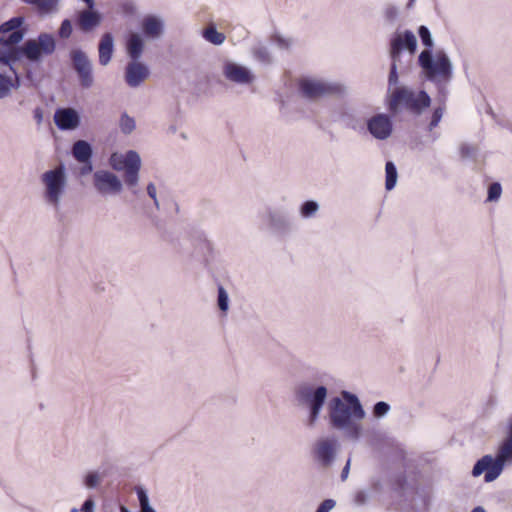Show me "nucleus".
<instances>
[{"label": "nucleus", "instance_id": "nucleus-1", "mask_svg": "<svg viewBox=\"0 0 512 512\" xmlns=\"http://www.w3.org/2000/svg\"><path fill=\"white\" fill-rule=\"evenodd\" d=\"M365 415L359 398L346 390L341 391L339 396L330 398L327 403V419L330 426L353 441H357L362 434L360 421Z\"/></svg>", "mask_w": 512, "mask_h": 512}, {"label": "nucleus", "instance_id": "nucleus-2", "mask_svg": "<svg viewBox=\"0 0 512 512\" xmlns=\"http://www.w3.org/2000/svg\"><path fill=\"white\" fill-rule=\"evenodd\" d=\"M512 465V418L508 419L503 439L499 442L495 457L490 454L484 455L474 465L472 475L480 476L485 472L486 482L496 480L504 468Z\"/></svg>", "mask_w": 512, "mask_h": 512}, {"label": "nucleus", "instance_id": "nucleus-3", "mask_svg": "<svg viewBox=\"0 0 512 512\" xmlns=\"http://www.w3.org/2000/svg\"><path fill=\"white\" fill-rule=\"evenodd\" d=\"M418 64L425 78L443 90L453 78V64L446 52L439 50L433 54L425 49L418 56Z\"/></svg>", "mask_w": 512, "mask_h": 512}, {"label": "nucleus", "instance_id": "nucleus-4", "mask_svg": "<svg viewBox=\"0 0 512 512\" xmlns=\"http://www.w3.org/2000/svg\"><path fill=\"white\" fill-rule=\"evenodd\" d=\"M43 202L50 207L55 214L61 211L63 200L67 193L68 176L63 164H59L40 175Z\"/></svg>", "mask_w": 512, "mask_h": 512}, {"label": "nucleus", "instance_id": "nucleus-5", "mask_svg": "<svg viewBox=\"0 0 512 512\" xmlns=\"http://www.w3.org/2000/svg\"><path fill=\"white\" fill-rule=\"evenodd\" d=\"M386 104L393 115L403 109L419 116L431 105V97L424 90L415 91L408 86H399L388 94Z\"/></svg>", "mask_w": 512, "mask_h": 512}, {"label": "nucleus", "instance_id": "nucleus-6", "mask_svg": "<svg viewBox=\"0 0 512 512\" xmlns=\"http://www.w3.org/2000/svg\"><path fill=\"white\" fill-rule=\"evenodd\" d=\"M328 396L324 385L302 383L295 390V398L299 406L307 410V425L314 427L318 422Z\"/></svg>", "mask_w": 512, "mask_h": 512}, {"label": "nucleus", "instance_id": "nucleus-7", "mask_svg": "<svg viewBox=\"0 0 512 512\" xmlns=\"http://www.w3.org/2000/svg\"><path fill=\"white\" fill-rule=\"evenodd\" d=\"M141 158L138 152L129 150L126 153L114 152L109 157L110 167L117 172H124V183L133 195H138L136 187L139 183Z\"/></svg>", "mask_w": 512, "mask_h": 512}, {"label": "nucleus", "instance_id": "nucleus-8", "mask_svg": "<svg viewBox=\"0 0 512 512\" xmlns=\"http://www.w3.org/2000/svg\"><path fill=\"white\" fill-rule=\"evenodd\" d=\"M299 90L303 97L316 100L326 96H345L348 88L341 82L306 77L300 80Z\"/></svg>", "mask_w": 512, "mask_h": 512}, {"label": "nucleus", "instance_id": "nucleus-9", "mask_svg": "<svg viewBox=\"0 0 512 512\" xmlns=\"http://www.w3.org/2000/svg\"><path fill=\"white\" fill-rule=\"evenodd\" d=\"M261 218L270 233L277 237H286L294 230L293 218L283 208L269 207L263 212Z\"/></svg>", "mask_w": 512, "mask_h": 512}, {"label": "nucleus", "instance_id": "nucleus-10", "mask_svg": "<svg viewBox=\"0 0 512 512\" xmlns=\"http://www.w3.org/2000/svg\"><path fill=\"white\" fill-rule=\"evenodd\" d=\"M21 50L28 61L40 62L43 56H49L55 52L56 40L52 34L42 32L37 39L27 40Z\"/></svg>", "mask_w": 512, "mask_h": 512}, {"label": "nucleus", "instance_id": "nucleus-11", "mask_svg": "<svg viewBox=\"0 0 512 512\" xmlns=\"http://www.w3.org/2000/svg\"><path fill=\"white\" fill-rule=\"evenodd\" d=\"M92 184L102 197H112L123 191L125 183L114 172L98 169L93 173Z\"/></svg>", "mask_w": 512, "mask_h": 512}, {"label": "nucleus", "instance_id": "nucleus-12", "mask_svg": "<svg viewBox=\"0 0 512 512\" xmlns=\"http://www.w3.org/2000/svg\"><path fill=\"white\" fill-rule=\"evenodd\" d=\"M417 50V38L410 30L396 31L390 39L389 55L394 61H401L402 52L413 56Z\"/></svg>", "mask_w": 512, "mask_h": 512}, {"label": "nucleus", "instance_id": "nucleus-13", "mask_svg": "<svg viewBox=\"0 0 512 512\" xmlns=\"http://www.w3.org/2000/svg\"><path fill=\"white\" fill-rule=\"evenodd\" d=\"M72 67L77 73L80 85L83 88H90L94 83L93 65L88 55L81 49L70 51Z\"/></svg>", "mask_w": 512, "mask_h": 512}, {"label": "nucleus", "instance_id": "nucleus-14", "mask_svg": "<svg viewBox=\"0 0 512 512\" xmlns=\"http://www.w3.org/2000/svg\"><path fill=\"white\" fill-rule=\"evenodd\" d=\"M222 73L226 80L240 86H247L255 81V75L250 68L233 61L223 64Z\"/></svg>", "mask_w": 512, "mask_h": 512}, {"label": "nucleus", "instance_id": "nucleus-15", "mask_svg": "<svg viewBox=\"0 0 512 512\" xmlns=\"http://www.w3.org/2000/svg\"><path fill=\"white\" fill-rule=\"evenodd\" d=\"M367 130L377 140H387L393 133V121L390 115L378 113L367 120Z\"/></svg>", "mask_w": 512, "mask_h": 512}, {"label": "nucleus", "instance_id": "nucleus-16", "mask_svg": "<svg viewBox=\"0 0 512 512\" xmlns=\"http://www.w3.org/2000/svg\"><path fill=\"white\" fill-rule=\"evenodd\" d=\"M338 447L339 443L336 438H321L314 446L315 457L322 466L328 467L333 463Z\"/></svg>", "mask_w": 512, "mask_h": 512}, {"label": "nucleus", "instance_id": "nucleus-17", "mask_svg": "<svg viewBox=\"0 0 512 512\" xmlns=\"http://www.w3.org/2000/svg\"><path fill=\"white\" fill-rule=\"evenodd\" d=\"M20 87V78L13 66H8L7 61L0 60V99L10 95L12 89Z\"/></svg>", "mask_w": 512, "mask_h": 512}, {"label": "nucleus", "instance_id": "nucleus-18", "mask_svg": "<svg viewBox=\"0 0 512 512\" xmlns=\"http://www.w3.org/2000/svg\"><path fill=\"white\" fill-rule=\"evenodd\" d=\"M150 75L148 66L140 60H131L125 67L124 79L131 88L139 87Z\"/></svg>", "mask_w": 512, "mask_h": 512}, {"label": "nucleus", "instance_id": "nucleus-19", "mask_svg": "<svg viewBox=\"0 0 512 512\" xmlns=\"http://www.w3.org/2000/svg\"><path fill=\"white\" fill-rule=\"evenodd\" d=\"M102 22V15L95 8H86L77 13L76 25L83 33L96 29Z\"/></svg>", "mask_w": 512, "mask_h": 512}, {"label": "nucleus", "instance_id": "nucleus-20", "mask_svg": "<svg viewBox=\"0 0 512 512\" xmlns=\"http://www.w3.org/2000/svg\"><path fill=\"white\" fill-rule=\"evenodd\" d=\"M54 122L60 130H74L80 124V116L73 108H58L54 113Z\"/></svg>", "mask_w": 512, "mask_h": 512}, {"label": "nucleus", "instance_id": "nucleus-21", "mask_svg": "<svg viewBox=\"0 0 512 512\" xmlns=\"http://www.w3.org/2000/svg\"><path fill=\"white\" fill-rule=\"evenodd\" d=\"M164 21L156 15H147L141 21V30L147 39H159L164 33Z\"/></svg>", "mask_w": 512, "mask_h": 512}, {"label": "nucleus", "instance_id": "nucleus-22", "mask_svg": "<svg viewBox=\"0 0 512 512\" xmlns=\"http://www.w3.org/2000/svg\"><path fill=\"white\" fill-rule=\"evenodd\" d=\"M144 39L141 34L132 32L126 39V53L131 60H140L144 52Z\"/></svg>", "mask_w": 512, "mask_h": 512}, {"label": "nucleus", "instance_id": "nucleus-23", "mask_svg": "<svg viewBox=\"0 0 512 512\" xmlns=\"http://www.w3.org/2000/svg\"><path fill=\"white\" fill-rule=\"evenodd\" d=\"M114 52V37L111 33H104L98 45L99 64L107 66Z\"/></svg>", "mask_w": 512, "mask_h": 512}, {"label": "nucleus", "instance_id": "nucleus-24", "mask_svg": "<svg viewBox=\"0 0 512 512\" xmlns=\"http://www.w3.org/2000/svg\"><path fill=\"white\" fill-rule=\"evenodd\" d=\"M92 154V147L87 141L78 140L73 144L72 155L79 163H88Z\"/></svg>", "mask_w": 512, "mask_h": 512}, {"label": "nucleus", "instance_id": "nucleus-25", "mask_svg": "<svg viewBox=\"0 0 512 512\" xmlns=\"http://www.w3.org/2000/svg\"><path fill=\"white\" fill-rule=\"evenodd\" d=\"M25 4L34 6L41 15H51L59 10L60 0H22Z\"/></svg>", "mask_w": 512, "mask_h": 512}, {"label": "nucleus", "instance_id": "nucleus-26", "mask_svg": "<svg viewBox=\"0 0 512 512\" xmlns=\"http://www.w3.org/2000/svg\"><path fill=\"white\" fill-rule=\"evenodd\" d=\"M202 37L209 43L219 46L225 42L226 36L224 33L217 31L213 23L209 24L203 31Z\"/></svg>", "mask_w": 512, "mask_h": 512}, {"label": "nucleus", "instance_id": "nucleus-27", "mask_svg": "<svg viewBox=\"0 0 512 512\" xmlns=\"http://www.w3.org/2000/svg\"><path fill=\"white\" fill-rule=\"evenodd\" d=\"M253 58L264 65L272 63L273 58L267 46L262 43H257L251 48Z\"/></svg>", "mask_w": 512, "mask_h": 512}, {"label": "nucleus", "instance_id": "nucleus-28", "mask_svg": "<svg viewBox=\"0 0 512 512\" xmlns=\"http://www.w3.org/2000/svg\"><path fill=\"white\" fill-rule=\"evenodd\" d=\"M104 479V473L98 470H90L87 471L82 477L83 486L88 489L97 488Z\"/></svg>", "mask_w": 512, "mask_h": 512}, {"label": "nucleus", "instance_id": "nucleus-29", "mask_svg": "<svg viewBox=\"0 0 512 512\" xmlns=\"http://www.w3.org/2000/svg\"><path fill=\"white\" fill-rule=\"evenodd\" d=\"M320 209L319 203L315 200L304 201L299 207V214L304 219H310L316 216Z\"/></svg>", "mask_w": 512, "mask_h": 512}, {"label": "nucleus", "instance_id": "nucleus-30", "mask_svg": "<svg viewBox=\"0 0 512 512\" xmlns=\"http://www.w3.org/2000/svg\"><path fill=\"white\" fill-rule=\"evenodd\" d=\"M140 511L139 512H156V510L151 506L149 496L147 490L142 486H137L135 488Z\"/></svg>", "mask_w": 512, "mask_h": 512}, {"label": "nucleus", "instance_id": "nucleus-31", "mask_svg": "<svg viewBox=\"0 0 512 512\" xmlns=\"http://www.w3.org/2000/svg\"><path fill=\"white\" fill-rule=\"evenodd\" d=\"M385 173H386L385 188L388 191H390L396 186L397 178H398L397 169L393 162L388 161L386 163Z\"/></svg>", "mask_w": 512, "mask_h": 512}, {"label": "nucleus", "instance_id": "nucleus-32", "mask_svg": "<svg viewBox=\"0 0 512 512\" xmlns=\"http://www.w3.org/2000/svg\"><path fill=\"white\" fill-rule=\"evenodd\" d=\"M0 45L2 46H12L16 45L22 41L24 37L23 31H13L7 34H0Z\"/></svg>", "mask_w": 512, "mask_h": 512}, {"label": "nucleus", "instance_id": "nucleus-33", "mask_svg": "<svg viewBox=\"0 0 512 512\" xmlns=\"http://www.w3.org/2000/svg\"><path fill=\"white\" fill-rule=\"evenodd\" d=\"M24 22L23 17H13L0 25V34H7L13 31H21L19 28Z\"/></svg>", "mask_w": 512, "mask_h": 512}, {"label": "nucleus", "instance_id": "nucleus-34", "mask_svg": "<svg viewBox=\"0 0 512 512\" xmlns=\"http://www.w3.org/2000/svg\"><path fill=\"white\" fill-rule=\"evenodd\" d=\"M401 61H394V59H391V65H390V71L388 75V92L389 94L391 91L398 87L399 82V75H398V67L400 65Z\"/></svg>", "mask_w": 512, "mask_h": 512}, {"label": "nucleus", "instance_id": "nucleus-35", "mask_svg": "<svg viewBox=\"0 0 512 512\" xmlns=\"http://www.w3.org/2000/svg\"><path fill=\"white\" fill-rule=\"evenodd\" d=\"M22 46L20 47H16V48H12L8 51H3L0 53V60H4V61H7L8 63V66H13V63L17 62L18 60H20L21 57H24V55L22 54Z\"/></svg>", "mask_w": 512, "mask_h": 512}, {"label": "nucleus", "instance_id": "nucleus-36", "mask_svg": "<svg viewBox=\"0 0 512 512\" xmlns=\"http://www.w3.org/2000/svg\"><path fill=\"white\" fill-rule=\"evenodd\" d=\"M119 127L123 134H130L136 127L134 118L130 117L127 113H123L120 117Z\"/></svg>", "mask_w": 512, "mask_h": 512}, {"label": "nucleus", "instance_id": "nucleus-37", "mask_svg": "<svg viewBox=\"0 0 512 512\" xmlns=\"http://www.w3.org/2000/svg\"><path fill=\"white\" fill-rule=\"evenodd\" d=\"M418 34H419V37H420L423 45L426 47V49L432 50L434 41H433V38H432L429 28L427 26L421 25L418 28Z\"/></svg>", "mask_w": 512, "mask_h": 512}, {"label": "nucleus", "instance_id": "nucleus-38", "mask_svg": "<svg viewBox=\"0 0 512 512\" xmlns=\"http://www.w3.org/2000/svg\"><path fill=\"white\" fill-rule=\"evenodd\" d=\"M217 305L222 312L229 309V295L223 286H218Z\"/></svg>", "mask_w": 512, "mask_h": 512}, {"label": "nucleus", "instance_id": "nucleus-39", "mask_svg": "<svg viewBox=\"0 0 512 512\" xmlns=\"http://www.w3.org/2000/svg\"><path fill=\"white\" fill-rule=\"evenodd\" d=\"M502 194V186L499 182H493L488 186V202H497Z\"/></svg>", "mask_w": 512, "mask_h": 512}, {"label": "nucleus", "instance_id": "nucleus-40", "mask_svg": "<svg viewBox=\"0 0 512 512\" xmlns=\"http://www.w3.org/2000/svg\"><path fill=\"white\" fill-rule=\"evenodd\" d=\"M73 27L70 19H64L58 29V36L61 39H68L72 35Z\"/></svg>", "mask_w": 512, "mask_h": 512}, {"label": "nucleus", "instance_id": "nucleus-41", "mask_svg": "<svg viewBox=\"0 0 512 512\" xmlns=\"http://www.w3.org/2000/svg\"><path fill=\"white\" fill-rule=\"evenodd\" d=\"M443 114H444V108L443 107H437L433 110V113H432V116H431V120L428 124V131H433L434 128H436L438 126V124L440 123L442 117H443Z\"/></svg>", "mask_w": 512, "mask_h": 512}, {"label": "nucleus", "instance_id": "nucleus-42", "mask_svg": "<svg viewBox=\"0 0 512 512\" xmlns=\"http://www.w3.org/2000/svg\"><path fill=\"white\" fill-rule=\"evenodd\" d=\"M383 15L388 23H394L399 16V9L395 5H387L383 10Z\"/></svg>", "mask_w": 512, "mask_h": 512}, {"label": "nucleus", "instance_id": "nucleus-43", "mask_svg": "<svg viewBox=\"0 0 512 512\" xmlns=\"http://www.w3.org/2000/svg\"><path fill=\"white\" fill-rule=\"evenodd\" d=\"M390 411V405L387 402L379 401L373 407V415L376 418H382Z\"/></svg>", "mask_w": 512, "mask_h": 512}, {"label": "nucleus", "instance_id": "nucleus-44", "mask_svg": "<svg viewBox=\"0 0 512 512\" xmlns=\"http://www.w3.org/2000/svg\"><path fill=\"white\" fill-rule=\"evenodd\" d=\"M460 154L464 159H474L477 155L476 146L464 143L460 147Z\"/></svg>", "mask_w": 512, "mask_h": 512}, {"label": "nucleus", "instance_id": "nucleus-45", "mask_svg": "<svg viewBox=\"0 0 512 512\" xmlns=\"http://www.w3.org/2000/svg\"><path fill=\"white\" fill-rule=\"evenodd\" d=\"M95 501L92 496H89L84 503L82 504L80 509L72 508L71 512H95Z\"/></svg>", "mask_w": 512, "mask_h": 512}, {"label": "nucleus", "instance_id": "nucleus-46", "mask_svg": "<svg viewBox=\"0 0 512 512\" xmlns=\"http://www.w3.org/2000/svg\"><path fill=\"white\" fill-rule=\"evenodd\" d=\"M272 41L280 48V49H289L292 45V40L289 38H284L281 35H274L272 37Z\"/></svg>", "mask_w": 512, "mask_h": 512}, {"label": "nucleus", "instance_id": "nucleus-47", "mask_svg": "<svg viewBox=\"0 0 512 512\" xmlns=\"http://www.w3.org/2000/svg\"><path fill=\"white\" fill-rule=\"evenodd\" d=\"M146 190H147L148 196L153 200L155 207L157 209H159V201L157 199V188H156L155 184L152 182L149 183L147 185Z\"/></svg>", "mask_w": 512, "mask_h": 512}, {"label": "nucleus", "instance_id": "nucleus-48", "mask_svg": "<svg viewBox=\"0 0 512 512\" xmlns=\"http://www.w3.org/2000/svg\"><path fill=\"white\" fill-rule=\"evenodd\" d=\"M335 505L336 502L333 499H326L319 505L316 512H330Z\"/></svg>", "mask_w": 512, "mask_h": 512}, {"label": "nucleus", "instance_id": "nucleus-49", "mask_svg": "<svg viewBox=\"0 0 512 512\" xmlns=\"http://www.w3.org/2000/svg\"><path fill=\"white\" fill-rule=\"evenodd\" d=\"M368 496L364 491H358L355 494L354 501L357 505H364L367 502Z\"/></svg>", "mask_w": 512, "mask_h": 512}, {"label": "nucleus", "instance_id": "nucleus-50", "mask_svg": "<svg viewBox=\"0 0 512 512\" xmlns=\"http://www.w3.org/2000/svg\"><path fill=\"white\" fill-rule=\"evenodd\" d=\"M33 116L37 124H41L43 122V110L40 107H37L33 111Z\"/></svg>", "mask_w": 512, "mask_h": 512}, {"label": "nucleus", "instance_id": "nucleus-51", "mask_svg": "<svg viewBox=\"0 0 512 512\" xmlns=\"http://www.w3.org/2000/svg\"><path fill=\"white\" fill-rule=\"evenodd\" d=\"M350 462H351L350 459H348V461L346 462L345 466L342 469L341 476H340L342 481H345L348 478L349 471H350Z\"/></svg>", "mask_w": 512, "mask_h": 512}, {"label": "nucleus", "instance_id": "nucleus-52", "mask_svg": "<svg viewBox=\"0 0 512 512\" xmlns=\"http://www.w3.org/2000/svg\"><path fill=\"white\" fill-rule=\"evenodd\" d=\"M83 164H84V166L81 168V174L86 175L88 173H91L93 170L91 160L88 163H83Z\"/></svg>", "mask_w": 512, "mask_h": 512}, {"label": "nucleus", "instance_id": "nucleus-53", "mask_svg": "<svg viewBox=\"0 0 512 512\" xmlns=\"http://www.w3.org/2000/svg\"><path fill=\"white\" fill-rule=\"evenodd\" d=\"M88 8H95V1L94 0H82Z\"/></svg>", "mask_w": 512, "mask_h": 512}, {"label": "nucleus", "instance_id": "nucleus-54", "mask_svg": "<svg viewBox=\"0 0 512 512\" xmlns=\"http://www.w3.org/2000/svg\"><path fill=\"white\" fill-rule=\"evenodd\" d=\"M471 512H486V510L482 506H477Z\"/></svg>", "mask_w": 512, "mask_h": 512}, {"label": "nucleus", "instance_id": "nucleus-55", "mask_svg": "<svg viewBox=\"0 0 512 512\" xmlns=\"http://www.w3.org/2000/svg\"><path fill=\"white\" fill-rule=\"evenodd\" d=\"M414 0H410V4L413 2Z\"/></svg>", "mask_w": 512, "mask_h": 512}]
</instances>
